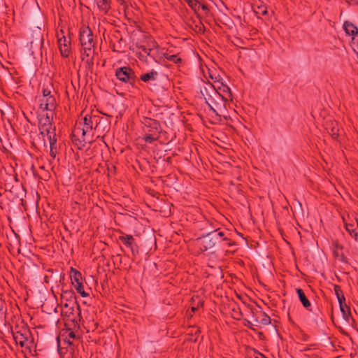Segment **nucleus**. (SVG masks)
<instances>
[{
  "label": "nucleus",
  "mask_w": 358,
  "mask_h": 358,
  "mask_svg": "<svg viewBox=\"0 0 358 358\" xmlns=\"http://www.w3.org/2000/svg\"><path fill=\"white\" fill-rule=\"evenodd\" d=\"M142 124L145 133L143 140L146 143H152L159 138L162 129L159 121L145 117H143Z\"/></svg>",
  "instance_id": "nucleus-1"
},
{
  "label": "nucleus",
  "mask_w": 358,
  "mask_h": 358,
  "mask_svg": "<svg viewBox=\"0 0 358 358\" xmlns=\"http://www.w3.org/2000/svg\"><path fill=\"white\" fill-rule=\"evenodd\" d=\"M215 84L212 85L214 89V96L212 95H208V98H205L206 103L208 105L210 110L215 112V109L213 108L211 103L217 105L215 98H221V99L226 102L229 100L231 99V90L228 85H224L223 83L220 82L219 80H215Z\"/></svg>",
  "instance_id": "nucleus-2"
},
{
  "label": "nucleus",
  "mask_w": 358,
  "mask_h": 358,
  "mask_svg": "<svg viewBox=\"0 0 358 358\" xmlns=\"http://www.w3.org/2000/svg\"><path fill=\"white\" fill-rule=\"evenodd\" d=\"M40 135L43 138L46 137L50 144V155L55 159L57 154V137L56 134V127L55 125L51 126L50 128H46L44 130L40 131ZM44 146L47 147V143L45 138H43Z\"/></svg>",
  "instance_id": "nucleus-3"
},
{
  "label": "nucleus",
  "mask_w": 358,
  "mask_h": 358,
  "mask_svg": "<svg viewBox=\"0 0 358 358\" xmlns=\"http://www.w3.org/2000/svg\"><path fill=\"white\" fill-rule=\"evenodd\" d=\"M115 76L120 81L134 86L136 81V76L134 71L130 66H122L115 70Z\"/></svg>",
  "instance_id": "nucleus-4"
},
{
  "label": "nucleus",
  "mask_w": 358,
  "mask_h": 358,
  "mask_svg": "<svg viewBox=\"0 0 358 358\" xmlns=\"http://www.w3.org/2000/svg\"><path fill=\"white\" fill-rule=\"evenodd\" d=\"M99 117L86 115L83 117V125L80 122L76 124V131L79 134H85L90 132L93 129H96L98 127Z\"/></svg>",
  "instance_id": "nucleus-5"
},
{
  "label": "nucleus",
  "mask_w": 358,
  "mask_h": 358,
  "mask_svg": "<svg viewBox=\"0 0 358 358\" xmlns=\"http://www.w3.org/2000/svg\"><path fill=\"white\" fill-rule=\"evenodd\" d=\"M62 313L64 316L71 317L73 322H77V317L80 320V307L76 300H69V303H65Z\"/></svg>",
  "instance_id": "nucleus-6"
},
{
  "label": "nucleus",
  "mask_w": 358,
  "mask_h": 358,
  "mask_svg": "<svg viewBox=\"0 0 358 358\" xmlns=\"http://www.w3.org/2000/svg\"><path fill=\"white\" fill-rule=\"evenodd\" d=\"M70 278L72 285L74 287L77 292L79 293L83 297L88 296L89 294L84 290L83 278L81 273L77 271L76 268L71 267L70 271Z\"/></svg>",
  "instance_id": "nucleus-7"
},
{
  "label": "nucleus",
  "mask_w": 358,
  "mask_h": 358,
  "mask_svg": "<svg viewBox=\"0 0 358 358\" xmlns=\"http://www.w3.org/2000/svg\"><path fill=\"white\" fill-rule=\"evenodd\" d=\"M39 109L42 111L53 112L57 106V101L54 95L52 96H39Z\"/></svg>",
  "instance_id": "nucleus-8"
},
{
  "label": "nucleus",
  "mask_w": 358,
  "mask_h": 358,
  "mask_svg": "<svg viewBox=\"0 0 358 358\" xmlns=\"http://www.w3.org/2000/svg\"><path fill=\"white\" fill-rule=\"evenodd\" d=\"M201 241V250L206 251L213 248L217 244L220 243L217 238L210 231L199 238Z\"/></svg>",
  "instance_id": "nucleus-9"
},
{
  "label": "nucleus",
  "mask_w": 358,
  "mask_h": 358,
  "mask_svg": "<svg viewBox=\"0 0 358 358\" xmlns=\"http://www.w3.org/2000/svg\"><path fill=\"white\" fill-rule=\"evenodd\" d=\"M251 313L256 323L262 325H268L271 324L270 317L262 310L260 306L251 308Z\"/></svg>",
  "instance_id": "nucleus-10"
},
{
  "label": "nucleus",
  "mask_w": 358,
  "mask_h": 358,
  "mask_svg": "<svg viewBox=\"0 0 358 358\" xmlns=\"http://www.w3.org/2000/svg\"><path fill=\"white\" fill-rule=\"evenodd\" d=\"M80 42L83 46H94L93 34L89 27H83L80 30Z\"/></svg>",
  "instance_id": "nucleus-11"
},
{
  "label": "nucleus",
  "mask_w": 358,
  "mask_h": 358,
  "mask_svg": "<svg viewBox=\"0 0 358 358\" xmlns=\"http://www.w3.org/2000/svg\"><path fill=\"white\" fill-rule=\"evenodd\" d=\"M118 238L119 241H120L125 247L131 250L133 256L138 255L139 252L138 246L137 245L133 236L123 233Z\"/></svg>",
  "instance_id": "nucleus-12"
},
{
  "label": "nucleus",
  "mask_w": 358,
  "mask_h": 358,
  "mask_svg": "<svg viewBox=\"0 0 358 358\" xmlns=\"http://www.w3.org/2000/svg\"><path fill=\"white\" fill-rule=\"evenodd\" d=\"M57 42L61 55L64 57H68L71 52V39L65 36H57Z\"/></svg>",
  "instance_id": "nucleus-13"
},
{
  "label": "nucleus",
  "mask_w": 358,
  "mask_h": 358,
  "mask_svg": "<svg viewBox=\"0 0 358 358\" xmlns=\"http://www.w3.org/2000/svg\"><path fill=\"white\" fill-rule=\"evenodd\" d=\"M38 119L39 131L55 125L53 124V112L47 113L46 115H38Z\"/></svg>",
  "instance_id": "nucleus-14"
},
{
  "label": "nucleus",
  "mask_w": 358,
  "mask_h": 358,
  "mask_svg": "<svg viewBox=\"0 0 358 358\" xmlns=\"http://www.w3.org/2000/svg\"><path fill=\"white\" fill-rule=\"evenodd\" d=\"M13 337L16 344L20 345L21 347L27 346L28 342V334H30L29 331L24 328L21 331H12Z\"/></svg>",
  "instance_id": "nucleus-15"
},
{
  "label": "nucleus",
  "mask_w": 358,
  "mask_h": 358,
  "mask_svg": "<svg viewBox=\"0 0 358 358\" xmlns=\"http://www.w3.org/2000/svg\"><path fill=\"white\" fill-rule=\"evenodd\" d=\"M85 134H79L76 131V127L71 135L73 144L80 150H83L86 144Z\"/></svg>",
  "instance_id": "nucleus-16"
},
{
  "label": "nucleus",
  "mask_w": 358,
  "mask_h": 358,
  "mask_svg": "<svg viewBox=\"0 0 358 358\" xmlns=\"http://www.w3.org/2000/svg\"><path fill=\"white\" fill-rule=\"evenodd\" d=\"M325 127L326 130L331 135V136L334 139H337L339 136L338 123L334 120H328L326 122Z\"/></svg>",
  "instance_id": "nucleus-17"
},
{
  "label": "nucleus",
  "mask_w": 358,
  "mask_h": 358,
  "mask_svg": "<svg viewBox=\"0 0 358 358\" xmlns=\"http://www.w3.org/2000/svg\"><path fill=\"white\" fill-rule=\"evenodd\" d=\"M214 236L217 238V240L221 243L222 241H228V246L231 247L236 245V243L231 241L229 238L227 236V231L222 230L220 228L217 229L213 231H211Z\"/></svg>",
  "instance_id": "nucleus-18"
},
{
  "label": "nucleus",
  "mask_w": 358,
  "mask_h": 358,
  "mask_svg": "<svg viewBox=\"0 0 358 358\" xmlns=\"http://www.w3.org/2000/svg\"><path fill=\"white\" fill-rule=\"evenodd\" d=\"M339 306L343 318L348 322H349L350 320H352L350 308L346 304L345 301L339 303Z\"/></svg>",
  "instance_id": "nucleus-19"
},
{
  "label": "nucleus",
  "mask_w": 358,
  "mask_h": 358,
  "mask_svg": "<svg viewBox=\"0 0 358 358\" xmlns=\"http://www.w3.org/2000/svg\"><path fill=\"white\" fill-rule=\"evenodd\" d=\"M343 29L348 35L358 36V28L352 22L345 21L343 24Z\"/></svg>",
  "instance_id": "nucleus-20"
},
{
  "label": "nucleus",
  "mask_w": 358,
  "mask_h": 358,
  "mask_svg": "<svg viewBox=\"0 0 358 358\" xmlns=\"http://www.w3.org/2000/svg\"><path fill=\"white\" fill-rule=\"evenodd\" d=\"M296 292L298 295L299 299L301 301V303H302V305L303 306V307L305 308H306L308 310H311L310 309V308L311 306V303H310V301L308 299V298L306 297L303 289L301 288H297L296 289Z\"/></svg>",
  "instance_id": "nucleus-21"
},
{
  "label": "nucleus",
  "mask_w": 358,
  "mask_h": 358,
  "mask_svg": "<svg viewBox=\"0 0 358 358\" xmlns=\"http://www.w3.org/2000/svg\"><path fill=\"white\" fill-rule=\"evenodd\" d=\"M357 227L354 224L345 223V228L350 235L358 241V221L357 220Z\"/></svg>",
  "instance_id": "nucleus-22"
},
{
  "label": "nucleus",
  "mask_w": 358,
  "mask_h": 358,
  "mask_svg": "<svg viewBox=\"0 0 358 358\" xmlns=\"http://www.w3.org/2000/svg\"><path fill=\"white\" fill-rule=\"evenodd\" d=\"M94 46H83V51H82V57H83V60H84L85 59V56H86L87 57H91V59H87V63H93L92 62V59H93V54L94 52Z\"/></svg>",
  "instance_id": "nucleus-23"
},
{
  "label": "nucleus",
  "mask_w": 358,
  "mask_h": 358,
  "mask_svg": "<svg viewBox=\"0 0 358 358\" xmlns=\"http://www.w3.org/2000/svg\"><path fill=\"white\" fill-rule=\"evenodd\" d=\"M343 247L336 244V248L334 250V255L335 257L338 258V259L343 263H348L347 257L342 252Z\"/></svg>",
  "instance_id": "nucleus-24"
},
{
  "label": "nucleus",
  "mask_w": 358,
  "mask_h": 358,
  "mask_svg": "<svg viewBox=\"0 0 358 358\" xmlns=\"http://www.w3.org/2000/svg\"><path fill=\"white\" fill-rule=\"evenodd\" d=\"M96 4L100 10L108 14L110 9V0H96Z\"/></svg>",
  "instance_id": "nucleus-25"
},
{
  "label": "nucleus",
  "mask_w": 358,
  "mask_h": 358,
  "mask_svg": "<svg viewBox=\"0 0 358 358\" xmlns=\"http://www.w3.org/2000/svg\"><path fill=\"white\" fill-rule=\"evenodd\" d=\"M158 76V73L156 71H151L150 72L142 74L141 80L144 83H148L150 80H156Z\"/></svg>",
  "instance_id": "nucleus-26"
},
{
  "label": "nucleus",
  "mask_w": 358,
  "mask_h": 358,
  "mask_svg": "<svg viewBox=\"0 0 358 358\" xmlns=\"http://www.w3.org/2000/svg\"><path fill=\"white\" fill-rule=\"evenodd\" d=\"M334 290L338 303L345 301V297L344 296L343 292L339 285H335L334 286Z\"/></svg>",
  "instance_id": "nucleus-27"
},
{
  "label": "nucleus",
  "mask_w": 358,
  "mask_h": 358,
  "mask_svg": "<svg viewBox=\"0 0 358 358\" xmlns=\"http://www.w3.org/2000/svg\"><path fill=\"white\" fill-rule=\"evenodd\" d=\"M163 57L167 60L172 62L175 64H179L182 62V59L178 57V55H170L168 52H165L163 54Z\"/></svg>",
  "instance_id": "nucleus-28"
},
{
  "label": "nucleus",
  "mask_w": 358,
  "mask_h": 358,
  "mask_svg": "<svg viewBox=\"0 0 358 358\" xmlns=\"http://www.w3.org/2000/svg\"><path fill=\"white\" fill-rule=\"evenodd\" d=\"M188 6L194 10V12L197 13L199 11V3L200 0H184Z\"/></svg>",
  "instance_id": "nucleus-29"
},
{
  "label": "nucleus",
  "mask_w": 358,
  "mask_h": 358,
  "mask_svg": "<svg viewBox=\"0 0 358 358\" xmlns=\"http://www.w3.org/2000/svg\"><path fill=\"white\" fill-rule=\"evenodd\" d=\"M62 298H66V303H69V300H76L75 293L71 290L63 291L62 294Z\"/></svg>",
  "instance_id": "nucleus-30"
},
{
  "label": "nucleus",
  "mask_w": 358,
  "mask_h": 358,
  "mask_svg": "<svg viewBox=\"0 0 358 358\" xmlns=\"http://www.w3.org/2000/svg\"><path fill=\"white\" fill-rule=\"evenodd\" d=\"M149 46L150 48H146L145 45H141L138 48L141 49L145 54L150 55V51L157 46V43L155 41H152Z\"/></svg>",
  "instance_id": "nucleus-31"
},
{
  "label": "nucleus",
  "mask_w": 358,
  "mask_h": 358,
  "mask_svg": "<svg viewBox=\"0 0 358 358\" xmlns=\"http://www.w3.org/2000/svg\"><path fill=\"white\" fill-rule=\"evenodd\" d=\"M200 9H201L204 12V13L206 15L210 11L208 4L201 1H200V3H199V10Z\"/></svg>",
  "instance_id": "nucleus-32"
},
{
  "label": "nucleus",
  "mask_w": 358,
  "mask_h": 358,
  "mask_svg": "<svg viewBox=\"0 0 358 358\" xmlns=\"http://www.w3.org/2000/svg\"><path fill=\"white\" fill-rule=\"evenodd\" d=\"M52 95H53L52 92L50 88H48V87L43 88L41 96H52Z\"/></svg>",
  "instance_id": "nucleus-33"
},
{
  "label": "nucleus",
  "mask_w": 358,
  "mask_h": 358,
  "mask_svg": "<svg viewBox=\"0 0 358 358\" xmlns=\"http://www.w3.org/2000/svg\"><path fill=\"white\" fill-rule=\"evenodd\" d=\"M253 358H266L263 354L255 350Z\"/></svg>",
  "instance_id": "nucleus-34"
},
{
  "label": "nucleus",
  "mask_w": 358,
  "mask_h": 358,
  "mask_svg": "<svg viewBox=\"0 0 358 358\" xmlns=\"http://www.w3.org/2000/svg\"><path fill=\"white\" fill-rule=\"evenodd\" d=\"M5 306V301L0 297V313H2Z\"/></svg>",
  "instance_id": "nucleus-35"
},
{
  "label": "nucleus",
  "mask_w": 358,
  "mask_h": 358,
  "mask_svg": "<svg viewBox=\"0 0 358 358\" xmlns=\"http://www.w3.org/2000/svg\"><path fill=\"white\" fill-rule=\"evenodd\" d=\"M246 322H247V323H246V324H245V325L248 329L253 330V329H253V327H252L253 324H252L250 321H248V320H247V321H246Z\"/></svg>",
  "instance_id": "nucleus-36"
},
{
  "label": "nucleus",
  "mask_w": 358,
  "mask_h": 358,
  "mask_svg": "<svg viewBox=\"0 0 358 358\" xmlns=\"http://www.w3.org/2000/svg\"><path fill=\"white\" fill-rule=\"evenodd\" d=\"M259 8L260 9V11L262 13V15H266L267 14V9L266 7L263 6V7H259Z\"/></svg>",
  "instance_id": "nucleus-37"
},
{
  "label": "nucleus",
  "mask_w": 358,
  "mask_h": 358,
  "mask_svg": "<svg viewBox=\"0 0 358 358\" xmlns=\"http://www.w3.org/2000/svg\"><path fill=\"white\" fill-rule=\"evenodd\" d=\"M69 338H76V334L73 331H71L69 334Z\"/></svg>",
  "instance_id": "nucleus-38"
},
{
  "label": "nucleus",
  "mask_w": 358,
  "mask_h": 358,
  "mask_svg": "<svg viewBox=\"0 0 358 358\" xmlns=\"http://www.w3.org/2000/svg\"><path fill=\"white\" fill-rule=\"evenodd\" d=\"M221 243H222V247L223 248L229 247L228 246V241H222Z\"/></svg>",
  "instance_id": "nucleus-39"
},
{
  "label": "nucleus",
  "mask_w": 358,
  "mask_h": 358,
  "mask_svg": "<svg viewBox=\"0 0 358 358\" xmlns=\"http://www.w3.org/2000/svg\"><path fill=\"white\" fill-rule=\"evenodd\" d=\"M192 311L194 312L196 310V308H192Z\"/></svg>",
  "instance_id": "nucleus-40"
},
{
  "label": "nucleus",
  "mask_w": 358,
  "mask_h": 358,
  "mask_svg": "<svg viewBox=\"0 0 358 358\" xmlns=\"http://www.w3.org/2000/svg\"><path fill=\"white\" fill-rule=\"evenodd\" d=\"M267 358V357H266Z\"/></svg>",
  "instance_id": "nucleus-41"
}]
</instances>
